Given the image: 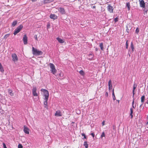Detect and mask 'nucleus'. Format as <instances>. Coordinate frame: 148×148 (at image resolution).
Listing matches in <instances>:
<instances>
[{
    "label": "nucleus",
    "instance_id": "f257e3e1",
    "mask_svg": "<svg viewBox=\"0 0 148 148\" xmlns=\"http://www.w3.org/2000/svg\"><path fill=\"white\" fill-rule=\"evenodd\" d=\"M32 53L34 55L39 56L42 55L43 52L35 48L34 47H32Z\"/></svg>",
    "mask_w": 148,
    "mask_h": 148
},
{
    "label": "nucleus",
    "instance_id": "f03ea898",
    "mask_svg": "<svg viewBox=\"0 0 148 148\" xmlns=\"http://www.w3.org/2000/svg\"><path fill=\"white\" fill-rule=\"evenodd\" d=\"M41 91L44 92V99H48L49 97V93L48 91L44 89H41Z\"/></svg>",
    "mask_w": 148,
    "mask_h": 148
},
{
    "label": "nucleus",
    "instance_id": "7ed1b4c3",
    "mask_svg": "<svg viewBox=\"0 0 148 148\" xmlns=\"http://www.w3.org/2000/svg\"><path fill=\"white\" fill-rule=\"evenodd\" d=\"M49 65L51 72L53 74H55L56 72V70L55 68L54 65L53 64L50 63Z\"/></svg>",
    "mask_w": 148,
    "mask_h": 148
},
{
    "label": "nucleus",
    "instance_id": "20e7f679",
    "mask_svg": "<svg viewBox=\"0 0 148 148\" xmlns=\"http://www.w3.org/2000/svg\"><path fill=\"white\" fill-rule=\"evenodd\" d=\"M23 26L22 25H20L18 26L17 28L15 29L14 34V35H16V34L19 32L23 28Z\"/></svg>",
    "mask_w": 148,
    "mask_h": 148
},
{
    "label": "nucleus",
    "instance_id": "39448f33",
    "mask_svg": "<svg viewBox=\"0 0 148 148\" xmlns=\"http://www.w3.org/2000/svg\"><path fill=\"white\" fill-rule=\"evenodd\" d=\"M32 93L34 96H38V94L37 92V88L36 86H33L32 89Z\"/></svg>",
    "mask_w": 148,
    "mask_h": 148
},
{
    "label": "nucleus",
    "instance_id": "423d86ee",
    "mask_svg": "<svg viewBox=\"0 0 148 148\" xmlns=\"http://www.w3.org/2000/svg\"><path fill=\"white\" fill-rule=\"evenodd\" d=\"M108 11L110 13H113L114 8L110 5L109 4L107 7Z\"/></svg>",
    "mask_w": 148,
    "mask_h": 148
},
{
    "label": "nucleus",
    "instance_id": "0eeeda50",
    "mask_svg": "<svg viewBox=\"0 0 148 148\" xmlns=\"http://www.w3.org/2000/svg\"><path fill=\"white\" fill-rule=\"evenodd\" d=\"M140 6L143 8L145 7V3L143 0H139Z\"/></svg>",
    "mask_w": 148,
    "mask_h": 148
},
{
    "label": "nucleus",
    "instance_id": "6e6552de",
    "mask_svg": "<svg viewBox=\"0 0 148 148\" xmlns=\"http://www.w3.org/2000/svg\"><path fill=\"white\" fill-rule=\"evenodd\" d=\"M12 60L15 62L18 60V58L17 55L15 53H13L12 54Z\"/></svg>",
    "mask_w": 148,
    "mask_h": 148
},
{
    "label": "nucleus",
    "instance_id": "1a4fd4ad",
    "mask_svg": "<svg viewBox=\"0 0 148 148\" xmlns=\"http://www.w3.org/2000/svg\"><path fill=\"white\" fill-rule=\"evenodd\" d=\"M23 40L24 45H26L27 43V38L26 35L24 36Z\"/></svg>",
    "mask_w": 148,
    "mask_h": 148
},
{
    "label": "nucleus",
    "instance_id": "9d476101",
    "mask_svg": "<svg viewBox=\"0 0 148 148\" xmlns=\"http://www.w3.org/2000/svg\"><path fill=\"white\" fill-rule=\"evenodd\" d=\"M54 115L56 116H62V113L60 110H58L56 112Z\"/></svg>",
    "mask_w": 148,
    "mask_h": 148
},
{
    "label": "nucleus",
    "instance_id": "9b49d317",
    "mask_svg": "<svg viewBox=\"0 0 148 148\" xmlns=\"http://www.w3.org/2000/svg\"><path fill=\"white\" fill-rule=\"evenodd\" d=\"M23 131L25 133L27 134H29V129L25 125L24 126Z\"/></svg>",
    "mask_w": 148,
    "mask_h": 148
},
{
    "label": "nucleus",
    "instance_id": "f8f14e48",
    "mask_svg": "<svg viewBox=\"0 0 148 148\" xmlns=\"http://www.w3.org/2000/svg\"><path fill=\"white\" fill-rule=\"evenodd\" d=\"M108 89L110 91L111 90H112V83L111 81L110 80L108 82Z\"/></svg>",
    "mask_w": 148,
    "mask_h": 148
},
{
    "label": "nucleus",
    "instance_id": "ddd939ff",
    "mask_svg": "<svg viewBox=\"0 0 148 148\" xmlns=\"http://www.w3.org/2000/svg\"><path fill=\"white\" fill-rule=\"evenodd\" d=\"M48 99H44L45 101L44 102V105L45 107L47 109L48 108V106H47V101Z\"/></svg>",
    "mask_w": 148,
    "mask_h": 148
},
{
    "label": "nucleus",
    "instance_id": "4468645a",
    "mask_svg": "<svg viewBox=\"0 0 148 148\" xmlns=\"http://www.w3.org/2000/svg\"><path fill=\"white\" fill-rule=\"evenodd\" d=\"M59 11L62 14H65V11L64 9L63 8H60L59 9Z\"/></svg>",
    "mask_w": 148,
    "mask_h": 148
},
{
    "label": "nucleus",
    "instance_id": "2eb2a0df",
    "mask_svg": "<svg viewBox=\"0 0 148 148\" xmlns=\"http://www.w3.org/2000/svg\"><path fill=\"white\" fill-rule=\"evenodd\" d=\"M50 17L51 18L54 20L56 19L57 18V16L54 14H51L50 15Z\"/></svg>",
    "mask_w": 148,
    "mask_h": 148
},
{
    "label": "nucleus",
    "instance_id": "dca6fc26",
    "mask_svg": "<svg viewBox=\"0 0 148 148\" xmlns=\"http://www.w3.org/2000/svg\"><path fill=\"white\" fill-rule=\"evenodd\" d=\"M56 39L58 42L60 43H63L64 42V41L60 38L58 37L56 38Z\"/></svg>",
    "mask_w": 148,
    "mask_h": 148
},
{
    "label": "nucleus",
    "instance_id": "f3484780",
    "mask_svg": "<svg viewBox=\"0 0 148 148\" xmlns=\"http://www.w3.org/2000/svg\"><path fill=\"white\" fill-rule=\"evenodd\" d=\"M130 47L132 49V51H131V53H133L134 51V45H133V43L132 42H131V44Z\"/></svg>",
    "mask_w": 148,
    "mask_h": 148
},
{
    "label": "nucleus",
    "instance_id": "a211bd4d",
    "mask_svg": "<svg viewBox=\"0 0 148 148\" xmlns=\"http://www.w3.org/2000/svg\"><path fill=\"white\" fill-rule=\"evenodd\" d=\"M145 99V96L144 95L142 96L141 98V102L142 103V104L141 105V106L143 104V103L144 102Z\"/></svg>",
    "mask_w": 148,
    "mask_h": 148
},
{
    "label": "nucleus",
    "instance_id": "6ab92c4d",
    "mask_svg": "<svg viewBox=\"0 0 148 148\" xmlns=\"http://www.w3.org/2000/svg\"><path fill=\"white\" fill-rule=\"evenodd\" d=\"M112 95L113 99L114 100H115L116 99V97L114 95V89H113L112 91Z\"/></svg>",
    "mask_w": 148,
    "mask_h": 148
},
{
    "label": "nucleus",
    "instance_id": "aec40b11",
    "mask_svg": "<svg viewBox=\"0 0 148 148\" xmlns=\"http://www.w3.org/2000/svg\"><path fill=\"white\" fill-rule=\"evenodd\" d=\"M126 6L127 8V10L129 11L130 10V5L129 3H126Z\"/></svg>",
    "mask_w": 148,
    "mask_h": 148
},
{
    "label": "nucleus",
    "instance_id": "412c9836",
    "mask_svg": "<svg viewBox=\"0 0 148 148\" xmlns=\"http://www.w3.org/2000/svg\"><path fill=\"white\" fill-rule=\"evenodd\" d=\"M88 56L90 57V58L89 59V60H91L94 56L93 55L92 53L89 54Z\"/></svg>",
    "mask_w": 148,
    "mask_h": 148
},
{
    "label": "nucleus",
    "instance_id": "4be33fe9",
    "mask_svg": "<svg viewBox=\"0 0 148 148\" xmlns=\"http://www.w3.org/2000/svg\"><path fill=\"white\" fill-rule=\"evenodd\" d=\"M0 71L2 72H3L4 71L3 67L1 63H0Z\"/></svg>",
    "mask_w": 148,
    "mask_h": 148
},
{
    "label": "nucleus",
    "instance_id": "5701e85b",
    "mask_svg": "<svg viewBox=\"0 0 148 148\" xmlns=\"http://www.w3.org/2000/svg\"><path fill=\"white\" fill-rule=\"evenodd\" d=\"M130 115L131 116V118H133V115H132V114L133 113V109L132 108H130Z\"/></svg>",
    "mask_w": 148,
    "mask_h": 148
},
{
    "label": "nucleus",
    "instance_id": "b1692460",
    "mask_svg": "<svg viewBox=\"0 0 148 148\" xmlns=\"http://www.w3.org/2000/svg\"><path fill=\"white\" fill-rule=\"evenodd\" d=\"M8 93L11 96H13L14 95V94L12 93V91L10 89L8 90Z\"/></svg>",
    "mask_w": 148,
    "mask_h": 148
},
{
    "label": "nucleus",
    "instance_id": "393cba45",
    "mask_svg": "<svg viewBox=\"0 0 148 148\" xmlns=\"http://www.w3.org/2000/svg\"><path fill=\"white\" fill-rule=\"evenodd\" d=\"M84 145L85 146L86 148H88V144L87 143L86 141H85L84 143Z\"/></svg>",
    "mask_w": 148,
    "mask_h": 148
},
{
    "label": "nucleus",
    "instance_id": "a878e982",
    "mask_svg": "<svg viewBox=\"0 0 148 148\" xmlns=\"http://www.w3.org/2000/svg\"><path fill=\"white\" fill-rule=\"evenodd\" d=\"M17 21H15L13 22L12 25L13 27H14L17 24Z\"/></svg>",
    "mask_w": 148,
    "mask_h": 148
},
{
    "label": "nucleus",
    "instance_id": "bb28decb",
    "mask_svg": "<svg viewBox=\"0 0 148 148\" xmlns=\"http://www.w3.org/2000/svg\"><path fill=\"white\" fill-rule=\"evenodd\" d=\"M53 0H45V3H50L52 2Z\"/></svg>",
    "mask_w": 148,
    "mask_h": 148
},
{
    "label": "nucleus",
    "instance_id": "cd10ccee",
    "mask_svg": "<svg viewBox=\"0 0 148 148\" xmlns=\"http://www.w3.org/2000/svg\"><path fill=\"white\" fill-rule=\"evenodd\" d=\"M137 86V84L135 83L134 84L133 88V90L135 91L136 87Z\"/></svg>",
    "mask_w": 148,
    "mask_h": 148
},
{
    "label": "nucleus",
    "instance_id": "c85d7f7f",
    "mask_svg": "<svg viewBox=\"0 0 148 148\" xmlns=\"http://www.w3.org/2000/svg\"><path fill=\"white\" fill-rule=\"evenodd\" d=\"M99 46L100 47L101 49V50H103V44L102 43H101L100 44Z\"/></svg>",
    "mask_w": 148,
    "mask_h": 148
},
{
    "label": "nucleus",
    "instance_id": "c756f323",
    "mask_svg": "<svg viewBox=\"0 0 148 148\" xmlns=\"http://www.w3.org/2000/svg\"><path fill=\"white\" fill-rule=\"evenodd\" d=\"M9 35H10L9 34H6L4 36V37H3V38L4 39H6L9 36Z\"/></svg>",
    "mask_w": 148,
    "mask_h": 148
},
{
    "label": "nucleus",
    "instance_id": "7c9ffc66",
    "mask_svg": "<svg viewBox=\"0 0 148 148\" xmlns=\"http://www.w3.org/2000/svg\"><path fill=\"white\" fill-rule=\"evenodd\" d=\"M79 73L82 75H84V72L82 70L80 71H79Z\"/></svg>",
    "mask_w": 148,
    "mask_h": 148
},
{
    "label": "nucleus",
    "instance_id": "2f4dec72",
    "mask_svg": "<svg viewBox=\"0 0 148 148\" xmlns=\"http://www.w3.org/2000/svg\"><path fill=\"white\" fill-rule=\"evenodd\" d=\"M105 136V133L104 132H102V134L101 136V138H102L103 137Z\"/></svg>",
    "mask_w": 148,
    "mask_h": 148
},
{
    "label": "nucleus",
    "instance_id": "473e14b6",
    "mask_svg": "<svg viewBox=\"0 0 148 148\" xmlns=\"http://www.w3.org/2000/svg\"><path fill=\"white\" fill-rule=\"evenodd\" d=\"M59 75L60 77H62L64 76L63 73L62 72H61L60 73V74H59Z\"/></svg>",
    "mask_w": 148,
    "mask_h": 148
},
{
    "label": "nucleus",
    "instance_id": "72a5a7b5",
    "mask_svg": "<svg viewBox=\"0 0 148 148\" xmlns=\"http://www.w3.org/2000/svg\"><path fill=\"white\" fill-rule=\"evenodd\" d=\"M139 31V29L138 28H137L136 30V33L138 34Z\"/></svg>",
    "mask_w": 148,
    "mask_h": 148
},
{
    "label": "nucleus",
    "instance_id": "f704fd0d",
    "mask_svg": "<svg viewBox=\"0 0 148 148\" xmlns=\"http://www.w3.org/2000/svg\"><path fill=\"white\" fill-rule=\"evenodd\" d=\"M18 148H23V146L21 144H19L18 145Z\"/></svg>",
    "mask_w": 148,
    "mask_h": 148
},
{
    "label": "nucleus",
    "instance_id": "c9c22d12",
    "mask_svg": "<svg viewBox=\"0 0 148 148\" xmlns=\"http://www.w3.org/2000/svg\"><path fill=\"white\" fill-rule=\"evenodd\" d=\"M82 136H84V138H83V139L84 138H86V136L84 133H82Z\"/></svg>",
    "mask_w": 148,
    "mask_h": 148
},
{
    "label": "nucleus",
    "instance_id": "e433bc0d",
    "mask_svg": "<svg viewBox=\"0 0 148 148\" xmlns=\"http://www.w3.org/2000/svg\"><path fill=\"white\" fill-rule=\"evenodd\" d=\"M3 148H7L6 147V145H5V143H3Z\"/></svg>",
    "mask_w": 148,
    "mask_h": 148
},
{
    "label": "nucleus",
    "instance_id": "4c0bfd02",
    "mask_svg": "<svg viewBox=\"0 0 148 148\" xmlns=\"http://www.w3.org/2000/svg\"><path fill=\"white\" fill-rule=\"evenodd\" d=\"M105 96L106 97H108V92H106V93H105Z\"/></svg>",
    "mask_w": 148,
    "mask_h": 148
},
{
    "label": "nucleus",
    "instance_id": "58836bf2",
    "mask_svg": "<svg viewBox=\"0 0 148 148\" xmlns=\"http://www.w3.org/2000/svg\"><path fill=\"white\" fill-rule=\"evenodd\" d=\"M126 48L127 49L128 48V45L127 44V40L126 41Z\"/></svg>",
    "mask_w": 148,
    "mask_h": 148
},
{
    "label": "nucleus",
    "instance_id": "ea45409f",
    "mask_svg": "<svg viewBox=\"0 0 148 148\" xmlns=\"http://www.w3.org/2000/svg\"><path fill=\"white\" fill-rule=\"evenodd\" d=\"M34 38H35V39L36 40H38V39H37V35H35L34 36Z\"/></svg>",
    "mask_w": 148,
    "mask_h": 148
},
{
    "label": "nucleus",
    "instance_id": "a19ab883",
    "mask_svg": "<svg viewBox=\"0 0 148 148\" xmlns=\"http://www.w3.org/2000/svg\"><path fill=\"white\" fill-rule=\"evenodd\" d=\"M114 21L115 22H116L118 21V18H114Z\"/></svg>",
    "mask_w": 148,
    "mask_h": 148
},
{
    "label": "nucleus",
    "instance_id": "79ce46f5",
    "mask_svg": "<svg viewBox=\"0 0 148 148\" xmlns=\"http://www.w3.org/2000/svg\"><path fill=\"white\" fill-rule=\"evenodd\" d=\"M105 125V121H103L102 122V126H103L104 125Z\"/></svg>",
    "mask_w": 148,
    "mask_h": 148
},
{
    "label": "nucleus",
    "instance_id": "37998d69",
    "mask_svg": "<svg viewBox=\"0 0 148 148\" xmlns=\"http://www.w3.org/2000/svg\"><path fill=\"white\" fill-rule=\"evenodd\" d=\"M91 135L93 137V138L94 137V134L93 133H92L91 134Z\"/></svg>",
    "mask_w": 148,
    "mask_h": 148
},
{
    "label": "nucleus",
    "instance_id": "c03bdc74",
    "mask_svg": "<svg viewBox=\"0 0 148 148\" xmlns=\"http://www.w3.org/2000/svg\"><path fill=\"white\" fill-rule=\"evenodd\" d=\"M134 94H135V91L133 90V97H134Z\"/></svg>",
    "mask_w": 148,
    "mask_h": 148
},
{
    "label": "nucleus",
    "instance_id": "a18cd8bd",
    "mask_svg": "<svg viewBox=\"0 0 148 148\" xmlns=\"http://www.w3.org/2000/svg\"><path fill=\"white\" fill-rule=\"evenodd\" d=\"M134 100L133 101V102H132V105H134Z\"/></svg>",
    "mask_w": 148,
    "mask_h": 148
},
{
    "label": "nucleus",
    "instance_id": "49530a36",
    "mask_svg": "<svg viewBox=\"0 0 148 148\" xmlns=\"http://www.w3.org/2000/svg\"><path fill=\"white\" fill-rule=\"evenodd\" d=\"M132 107L133 108H135V107L134 106V105H132Z\"/></svg>",
    "mask_w": 148,
    "mask_h": 148
},
{
    "label": "nucleus",
    "instance_id": "de8ad7c7",
    "mask_svg": "<svg viewBox=\"0 0 148 148\" xmlns=\"http://www.w3.org/2000/svg\"><path fill=\"white\" fill-rule=\"evenodd\" d=\"M37 0H32V1H33V2H34V1H36Z\"/></svg>",
    "mask_w": 148,
    "mask_h": 148
},
{
    "label": "nucleus",
    "instance_id": "09e8293b",
    "mask_svg": "<svg viewBox=\"0 0 148 148\" xmlns=\"http://www.w3.org/2000/svg\"><path fill=\"white\" fill-rule=\"evenodd\" d=\"M129 56H130V54H129Z\"/></svg>",
    "mask_w": 148,
    "mask_h": 148
},
{
    "label": "nucleus",
    "instance_id": "8fccbe9b",
    "mask_svg": "<svg viewBox=\"0 0 148 148\" xmlns=\"http://www.w3.org/2000/svg\"><path fill=\"white\" fill-rule=\"evenodd\" d=\"M118 101L119 102V100Z\"/></svg>",
    "mask_w": 148,
    "mask_h": 148
},
{
    "label": "nucleus",
    "instance_id": "3c124183",
    "mask_svg": "<svg viewBox=\"0 0 148 148\" xmlns=\"http://www.w3.org/2000/svg\"><path fill=\"white\" fill-rule=\"evenodd\" d=\"M118 101L119 102V100Z\"/></svg>",
    "mask_w": 148,
    "mask_h": 148
}]
</instances>
